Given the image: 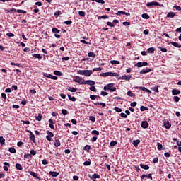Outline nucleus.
I'll return each mask as SVG.
<instances>
[{
  "label": "nucleus",
  "mask_w": 181,
  "mask_h": 181,
  "mask_svg": "<svg viewBox=\"0 0 181 181\" xmlns=\"http://www.w3.org/2000/svg\"><path fill=\"white\" fill-rule=\"evenodd\" d=\"M77 74L81 76H85L86 77H90L93 74L92 70H79L77 71Z\"/></svg>",
  "instance_id": "nucleus-1"
},
{
  "label": "nucleus",
  "mask_w": 181,
  "mask_h": 181,
  "mask_svg": "<svg viewBox=\"0 0 181 181\" xmlns=\"http://www.w3.org/2000/svg\"><path fill=\"white\" fill-rule=\"evenodd\" d=\"M114 86H115L114 83H108L104 86L103 90H105V91L109 90L111 93H114V91H117V88L114 87Z\"/></svg>",
  "instance_id": "nucleus-2"
},
{
  "label": "nucleus",
  "mask_w": 181,
  "mask_h": 181,
  "mask_svg": "<svg viewBox=\"0 0 181 181\" xmlns=\"http://www.w3.org/2000/svg\"><path fill=\"white\" fill-rule=\"evenodd\" d=\"M101 77H118L119 74L117 72H105L100 74Z\"/></svg>",
  "instance_id": "nucleus-3"
},
{
  "label": "nucleus",
  "mask_w": 181,
  "mask_h": 181,
  "mask_svg": "<svg viewBox=\"0 0 181 181\" xmlns=\"http://www.w3.org/2000/svg\"><path fill=\"white\" fill-rule=\"evenodd\" d=\"M73 80L75 83H78V84L83 85L84 83V79L80 78V76H74Z\"/></svg>",
  "instance_id": "nucleus-4"
},
{
  "label": "nucleus",
  "mask_w": 181,
  "mask_h": 181,
  "mask_svg": "<svg viewBox=\"0 0 181 181\" xmlns=\"http://www.w3.org/2000/svg\"><path fill=\"white\" fill-rule=\"evenodd\" d=\"M147 8H151V6H160V4L158 1H151L146 4Z\"/></svg>",
  "instance_id": "nucleus-5"
},
{
  "label": "nucleus",
  "mask_w": 181,
  "mask_h": 181,
  "mask_svg": "<svg viewBox=\"0 0 181 181\" xmlns=\"http://www.w3.org/2000/svg\"><path fill=\"white\" fill-rule=\"evenodd\" d=\"M132 78V75H124L118 78L119 80H127L129 81Z\"/></svg>",
  "instance_id": "nucleus-6"
},
{
  "label": "nucleus",
  "mask_w": 181,
  "mask_h": 181,
  "mask_svg": "<svg viewBox=\"0 0 181 181\" xmlns=\"http://www.w3.org/2000/svg\"><path fill=\"white\" fill-rule=\"evenodd\" d=\"M28 132L30 134V139L33 142V144H36V139H35V134L32 132V131L28 130Z\"/></svg>",
  "instance_id": "nucleus-7"
},
{
  "label": "nucleus",
  "mask_w": 181,
  "mask_h": 181,
  "mask_svg": "<svg viewBox=\"0 0 181 181\" xmlns=\"http://www.w3.org/2000/svg\"><path fill=\"white\" fill-rule=\"evenodd\" d=\"M88 84V86H95V81L91 80H84L83 85Z\"/></svg>",
  "instance_id": "nucleus-8"
},
{
  "label": "nucleus",
  "mask_w": 181,
  "mask_h": 181,
  "mask_svg": "<svg viewBox=\"0 0 181 181\" xmlns=\"http://www.w3.org/2000/svg\"><path fill=\"white\" fill-rule=\"evenodd\" d=\"M88 177H90V179H93V181H97L94 179H100V175L95 173L93 175H88Z\"/></svg>",
  "instance_id": "nucleus-9"
},
{
  "label": "nucleus",
  "mask_w": 181,
  "mask_h": 181,
  "mask_svg": "<svg viewBox=\"0 0 181 181\" xmlns=\"http://www.w3.org/2000/svg\"><path fill=\"white\" fill-rule=\"evenodd\" d=\"M10 12H18V13H23V14L26 13V11L21 10V9L16 10V8L10 9Z\"/></svg>",
  "instance_id": "nucleus-10"
},
{
  "label": "nucleus",
  "mask_w": 181,
  "mask_h": 181,
  "mask_svg": "<svg viewBox=\"0 0 181 181\" xmlns=\"http://www.w3.org/2000/svg\"><path fill=\"white\" fill-rule=\"evenodd\" d=\"M4 166L3 167L4 170H5V172H8V170H9L8 168H11V164H9V163L8 162H4Z\"/></svg>",
  "instance_id": "nucleus-11"
},
{
  "label": "nucleus",
  "mask_w": 181,
  "mask_h": 181,
  "mask_svg": "<svg viewBox=\"0 0 181 181\" xmlns=\"http://www.w3.org/2000/svg\"><path fill=\"white\" fill-rule=\"evenodd\" d=\"M29 174L33 176V177H35V179L40 180V177L37 176V174L33 171H28Z\"/></svg>",
  "instance_id": "nucleus-12"
},
{
  "label": "nucleus",
  "mask_w": 181,
  "mask_h": 181,
  "mask_svg": "<svg viewBox=\"0 0 181 181\" xmlns=\"http://www.w3.org/2000/svg\"><path fill=\"white\" fill-rule=\"evenodd\" d=\"M164 127L165 128H166V129H170V127H172V124H170V122H169V121H164Z\"/></svg>",
  "instance_id": "nucleus-13"
},
{
  "label": "nucleus",
  "mask_w": 181,
  "mask_h": 181,
  "mask_svg": "<svg viewBox=\"0 0 181 181\" xmlns=\"http://www.w3.org/2000/svg\"><path fill=\"white\" fill-rule=\"evenodd\" d=\"M49 175L52 176V177H57L59 175H60L59 173H57L56 171H49Z\"/></svg>",
  "instance_id": "nucleus-14"
},
{
  "label": "nucleus",
  "mask_w": 181,
  "mask_h": 181,
  "mask_svg": "<svg viewBox=\"0 0 181 181\" xmlns=\"http://www.w3.org/2000/svg\"><path fill=\"white\" fill-rule=\"evenodd\" d=\"M141 127L144 128V129H146V128L149 127V124L147 121H143L141 122Z\"/></svg>",
  "instance_id": "nucleus-15"
},
{
  "label": "nucleus",
  "mask_w": 181,
  "mask_h": 181,
  "mask_svg": "<svg viewBox=\"0 0 181 181\" xmlns=\"http://www.w3.org/2000/svg\"><path fill=\"white\" fill-rule=\"evenodd\" d=\"M180 94V90L179 89H173L172 90V95H177Z\"/></svg>",
  "instance_id": "nucleus-16"
},
{
  "label": "nucleus",
  "mask_w": 181,
  "mask_h": 181,
  "mask_svg": "<svg viewBox=\"0 0 181 181\" xmlns=\"http://www.w3.org/2000/svg\"><path fill=\"white\" fill-rule=\"evenodd\" d=\"M171 45L174 46V47H177L178 49H180L181 45L176 42H170Z\"/></svg>",
  "instance_id": "nucleus-17"
},
{
  "label": "nucleus",
  "mask_w": 181,
  "mask_h": 181,
  "mask_svg": "<svg viewBox=\"0 0 181 181\" xmlns=\"http://www.w3.org/2000/svg\"><path fill=\"white\" fill-rule=\"evenodd\" d=\"M140 168L144 169V170H149V165H148L140 164Z\"/></svg>",
  "instance_id": "nucleus-18"
},
{
  "label": "nucleus",
  "mask_w": 181,
  "mask_h": 181,
  "mask_svg": "<svg viewBox=\"0 0 181 181\" xmlns=\"http://www.w3.org/2000/svg\"><path fill=\"white\" fill-rule=\"evenodd\" d=\"M157 149L158 150V151H163V150H165V148H163V146H162V144H160V143H157Z\"/></svg>",
  "instance_id": "nucleus-19"
},
{
  "label": "nucleus",
  "mask_w": 181,
  "mask_h": 181,
  "mask_svg": "<svg viewBox=\"0 0 181 181\" xmlns=\"http://www.w3.org/2000/svg\"><path fill=\"white\" fill-rule=\"evenodd\" d=\"M176 16V13L170 11L167 14V18H175Z\"/></svg>",
  "instance_id": "nucleus-20"
},
{
  "label": "nucleus",
  "mask_w": 181,
  "mask_h": 181,
  "mask_svg": "<svg viewBox=\"0 0 181 181\" xmlns=\"http://www.w3.org/2000/svg\"><path fill=\"white\" fill-rule=\"evenodd\" d=\"M16 169H17V170H23V167H22V165H21L20 163H16Z\"/></svg>",
  "instance_id": "nucleus-21"
},
{
  "label": "nucleus",
  "mask_w": 181,
  "mask_h": 181,
  "mask_svg": "<svg viewBox=\"0 0 181 181\" xmlns=\"http://www.w3.org/2000/svg\"><path fill=\"white\" fill-rule=\"evenodd\" d=\"M139 144H141V140H139V139H137V140H134V141H133V145H134V146H138V145H139Z\"/></svg>",
  "instance_id": "nucleus-22"
},
{
  "label": "nucleus",
  "mask_w": 181,
  "mask_h": 181,
  "mask_svg": "<svg viewBox=\"0 0 181 181\" xmlns=\"http://www.w3.org/2000/svg\"><path fill=\"white\" fill-rule=\"evenodd\" d=\"M77 90H78L77 88H71V87L68 88V91H71V93H76Z\"/></svg>",
  "instance_id": "nucleus-23"
},
{
  "label": "nucleus",
  "mask_w": 181,
  "mask_h": 181,
  "mask_svg": "<svg viewBox=\"0 0 181 181\" xmlns=\"http://www.w3.org/2000/svg\"><path fill=\"white\" fill-rule=\"evenodd\" d=\"M0 144L1 146H4L5 145V138L4 136H0Z\"/></svg>",
  "instance_id": "nucleus-24"
},
{
  "label": "nucleus",
  "mask_w": 181,
  "mask_h": 181,
  "mask_svg": "<svg viewBox=\"0 0 181 181\" xmlns=\"http://www.w3.org/2000/svg\"><path fill=\"white\" fill-rule=\"evenodd\" d=\"M90 149H91V146L90 145H86L83 148V151L86 152H90Z\"/></svg>",
  "instance_id": "nucleus-25"
},
{
  "label": "nucleus",
  "mask_w": 181,
  "mask_h": 181,
  "mask_svg": "<svg viewBox=\"0 0 181 181\" xmlns=\"http://www.w3.org/2000/svg\"><path fill=\"white\" fill-rule=\"evenodd\" d=\"M11 66H16L17 67H23V66L21 64H18L15 62H11Z\"/></svg>",
  "instance_id": "nucleus-26"
},
{
  "label": "nucleus",
  "mask_w": 181,
  "mask_h": 181,
  "mask_svg": "<svg viewBox=\"0 0 181 181\" xmlns=\"http://www.w3.org/2000/svg\"><path fill=\"white\" fill-rule=\"evenodd\" d=\"M42 76H44V77H47V78H52L53 75L47 73H42Z\"/></svg>",
  "instance_id": "nucleus-27"
},
{
  "label": "nucleus",
  "mask_w": 181,
  "mask_h": 181,
  "mask_svg": "<svg viewBox=\"0 0 181 181\" xmlns=\"http://www.w3.org/2000/svg\"><path fill=\"white\" fill-rule=\"evenodd\" d=\"M60 145H62V144L60 143V140L56 139L54 143V146H56L57 148H59Z\"/></svg>",
  "instance_id": "nucleus-28"
},
{
  "label": "nucleus",
  "mask_w": 181,
  "mask_h": 181,
  "mask_svg": "<svg viewBox=\"0 0 181 181\" xmlns=\"http://www.w3.org/2000/svg\"><path fill=\"white\" fill-rule=\"evenodd\" d=\"M139 90H142V91H146V93H151V91L149 89H147L145 87H140Z\"/></svg>",
  "instance_id": "nucleus-29"
},
{
  "label": "nucleus",
  "mask_w": 181,
  "mask_h": 181,
  "mask_svg": "<svg viewBox=\"0 0 181 181\" xmlns=\"http://www.w3.org/2000/svg\"><path fill=\"white\" fill-rule=\"evenodd\" d=\"M91 165V160L88 159L87 161L83 163L84 166H90Z\"/></svg>",
  "instance_id": "nucleus-30"
},
{
  "label": "nucleus",
  "mask_w": 181,
  "mask_h": 181,
  "mask_svg": "<svg viewBox=\"0 0 181 181\" xmlns=\"http://www.w3.org/2000/svg\"><path fill=\"white\" fill-rule=\"evenodd\" d=\"M33 57H35V59H42V55H40V54H33Z\"/></svg>",
  "instance_id": "nucleus-31"
},
{
  "label": "nucleus",
  "mask_w": 181,
  "mask_h": 181,
  "mask_svg": "<svg viewBox=\"0 0 181 181\" xmlns=\"http://www.w3.org/2000/svg\"><path fill=\"white\" fill-rule=\"evenodd\" d=\"M89 90H90V91H93V93H97V88H95L94 85H92V86L89 88Z\"/></svg>",
  "instance_id": "nucleus-32"
},
{
  "label": "nucleus",
  "mask_w": 181,
  "mask_h": 181,
  "mask_svg": "<svg viewBox=\"0 0 181 181\" xmlns=\"http://www.w3.org/2000/svg\"><path fill=\"white\" fill-rule=\"evenodd\" d=\"M94 105H102V107H105L106 104L104 103H100V102H97V103H93Z\"/></svg>",
  "instance_id": "nucleus-33"
},
{
  "label": "nucleus",
  "mask_w": 181,
  "mask_h": 181,
  "mask_svg": "<svg viewBox=\"0 0 181 181\" xmlns=\"http://www.w3.org/2000/svg\"><path fill=\"white\" fill-rule=\"evenodd\" d=\"M156 49L155 47H152L147 49L148 53H153L155 52Z\"/></svg>",
  "instance_id": "nucleus-34"
},
{
  "label": "nucleus",
  "mask_w": 181,
  "mask_h": 181,
  "mask_svg": "<svg viewBox=\"0 0 181 181\" xmlns=\"http://www.w3.org/2000/svg\"><path fill=\"white\" fill-rule=\"evenodd\" d=\"M52 33H60V30H59V29L56 28H53L52 29Z\"/></svg>",
  "instance_id": "nucleus-35"
},
{
  "label": "nucleus",
  "mask_w": 181,
  "mask_h": 181,
  "mask_svg": "<svg viewBox=\"0 0 181 181\" xmlns=\"http://www.w3.org/2000/svg\"><path fill=\"white\" fill-rule=\"evenodd\" d=\"M88 57L95 58L96 55H95V54H94V52H90L88 53Z\"/></svg>",
  "instance_id": "nucleus-36"
},
{
  "label": "nucleus",
  "mask_w": 181,
  "mask_h": 181,
  "mask_svg": "<svg viewBox=\"0 0 181 181\" xmlns=\"http://www.w3.org/2000/svg\"><path fill=\"white\" fill-rule=\"evenodd\" d=\"M42 113H40L37 117H35L36 121H42Z\"/></svg>",
  "instance_id": "nucleus-37"
},
{
  "label": "nucleus",
  "mask_w": 181,
  "mask_h": 181,
  "mask_svg": "<svg viewBox=\"0 0 181 181\" xmlns=\"http://www.w3.org/2000/svg\"><path fill=\"white\" fill-rule=\"evenodd\" d=\"M151 90L154 91L155 93H159V88L158 86H154L153 88H151Z\"/></svg>",
  "instance_id": "nucleus-38"
},
{
  "label": "nucleus",
  "mask_w": 181,
  "mask_h": 181,
  "mask_svg": "<svg viewBox=\"0 0 181 181\" xmlns=\"http://www.w3.org/2000/svg\"><path fill=\"white\" fill-rule=\"evenodd\" d=\"M141 18H143V19H149V15H148V13H144L141 15Z\"/></svg>",
  "instance_id": "nucleus-39"
},
{
  "label": "nucleus",
  "mask_w": 181,
  "mask_h": 181,
  "mask_svg": "<svg viewBox=\"0 0 181 181\" xmlns=\"http://www.w3.org/2000/svg\"><path fill=\"white\" fill-rule=\"evenodd\" d=\"M54 74H55V76H63V74L60 71H54Z\"/></svg>",
  "instance_id": "nucleus-40"
},
{
  "label": "nucleus",
  "mask_w": 181,
  "mask_h": 181,
  "mask_svg": "<svg viewBox=\"0 0 181 181\" xmlns=\"http://www.w3.org/2000/svg\"><path fill=\"white\" fill-rule=\"evenodd\" d=\"M98 19L100 20V19H108V16L107 15H105V16H99L98 17Z\"/></svg>",
  "instance_id": "nucleus-41"
},
{
  "label": "nucleus",
  "mask_w": 181,
  "mask_h": 181,
  "mask_svg": "<svg viewBox=\"0 0 181 181\" xmlns=\"http://www.w3.org/2000/svg\"><path fill=\"white\" fill-rule=\"evenodd\" d=\"M127 95L129 97H135V93H132V91L129 90L127 92Z\"/></svg>",
  "instance_id": "nucleus-42"
},
{
  "label": "nucleus",
  "mask_w": 181,
  "mask_h": 181,
  "mask_svg": "<svg viewBox=\"0 0 181 181\" xmlns=\"http://www.w3.org/2000/svg\"><path fill=\"white\" fill-rule=\"evenodd\" d=\"M8 151L11 153H16V149H15L14 148H9Z\"/></svg>",
  "instance_id": "nucleus-43"
},
{
  "label": "nucleus",
  "mask_w": 181,
  "mask_h": 181,
  "mask_svg": "<svg viewBox=\"0 0 181 181\" xmlns=\"http://www.w3.org/2000/svg\"><path fill=\"white\" fill-rule=\"evenodd\" d=\"M136 67H144L142 62H139L135 64Z\"/></svg>",
  "instance_id": "nucleus-44"
},
{
  "label": "nucleus",
  "mask_w": 181,
  "mask_h": 181,
  "mask_svg": "<svg viewBox=\"0 0 181 181\" xmlns=\"http://www.w3.org/2000/svg\"><path fill=\"white\" fill-rule=\"evenodd\" d=\"M110 63H111V64H119V61L111 60L110 61Z\"/></svg>",
  "instance_id": "nucleus-45"
},
{
  "label": "nucleus",
  "mask_w": 181,
  "mask_h": 181,
  "mask_svg": "<svg viewBox=\"0 0 181 181\" xmlns=\"http://www.w3.org/2000/svg\"><path fill=\"white\" fill-rule=\"evenodd\" d=\"M47 134H48V136H50L51 138H53L54 136V134L49 130L47 131Z\"/></svg>",
  "instance_id": "nucleus-46"
},
{
  "label": "nucleus",
  "mask_w": 181,
  "mask_h": 181,
  "mask_svg": "<svg viewBox=\"0 0 181 181\" xmlns=\"http://www.w3.org/2000/svg\"><path fill=\"white\" fill-rule=\"evenodd\" d=\"M148 110H149V108H148L145 106H141V107H140V111H148Z\"/></svg>",
  "instance_id": "nucleus-47"
},
{
  "label": "nucleus",
  "mask_w": 181,
  "mask_h": 181,
  "mask_svg": "<svg viewBox=\"0 0 181 181\" xmlns=\"http://www.w3.org/2000/svg\"><path fill=\"white\" fill-rule=\"evenodd\" d=\"M62 114H63V115H67V114H69V111H67L66 109H62Z\"/></svg>",
  "instance_id": "nucleus-48"
},
{
  "label": "nucleus",
  "mask_w": 181,
  "mask_h": 181,
  "mask_svg": "<svg viewBox=\"0 0 181 181\" xmlns=\"http://www.w3.org/2000/svg\"><path fill=\"white\" fill-rule=\"evenodd\" d=\"M78 15L81 16L82 18H84L86 16V12L84 11H78Z\"/></svg>",
  "instance_id": "nucleus-49"
},
{
  "label": "nucleus",
  "mask_w": 181,
  "mask_h": 181,
  "mask_svg": "<svg viewBox=\"0 0 181 181\" xmlns=\"http://www.w3.org/2000/svg\"><path fill=\"white\" fill-rule=\"evenodd\" d=\"M91 134H92V135H94V134H95V135H100V132H98V131H97V130H93L92 132H91Z\"/></svg>",
  "instance_id": "nucleus-50"
},
{
  "label": "nucleus",
  "mask_w": 181,
  "mask_h": 181,
  "mask_svg": "<svg viewBox=\"0 0 181 181\" xmlns=\"http://www.w3.org/2000/svg\"><path fill=\"white\" fill-rule=\"evenodd\" d=\"M89 121H91L92 122H95V117L90 116L89 117Z\"/></svg>",
  "instance_id": "nucleus-51"
},
{
  "label": "nucleus",
  "mask_w": 181,
  "mask_h": 181,
  "mask_svg": "<svg viewBox=\"0 0 181 181\" xmlns=\"http://www.w3.org/2000/svg\"><path fill=\"white\" fill-rule=\"evenodd\" d=\"M81 43H83L84 45H91V42H88L86 41L85 40H80Z\"/></svg>",
  "instance_id": "nucleus-52"
},
{
  "label": "nucleus",
  "mask_w": 181,
  "mask_h": 181,
  "mask_svg": "<svg viewBox=\"0 0 181 181\" xmlns=\"http://www.w3.org/2000/svg\"><path fill=\"white\" fill-rule=\"evenodd\" d=\"M173 100L175 103H179L180 98H179V96H174Z\"/></svg>",
  "instance_id": "nucleus-53"
},
{
  "label": "nucleus",
  "mask_w": 181,
  "mask_h": 181,
  "mask_svg": "<svg viewBox=\"0 0 181 181\" xmlns=\"http://www.w3.org/2000/svg\"><path fill=\"white\" fill-rule=\"evenodd\" d=\"M24 158L25 159H30V158H32V155L29 154V153H27V154H25L24 155Z\"/></svg>",
  "instance_id": "nucleus-54"
},
{
  "label": "nucleus",
  "mask_w": 181,
  "mask_h": 181,
  "mask_svg": "<svg viewBox=\"0 0 181 181\" xmlns=\"http://www.w3.org/2000/svg\"><path fill=\"white\" fill-rule=\"evenodd\" d=\"M114 110L116 111V112H122V109L119 107H115Z\"/></svg>",
  "instance_id": "nucleus-55"
},
{
  "label": "nucleus",
  "mask_w": 181,
  "mask_h": 181,
  "mask_svg": "<svg viewBox=\"0 0 181 181\" xmlns=\"http://www.w3.org/2000/svg\"><path fill=\"white\" fill-rule=\"evenodd\" d=\"M6 36H8V37H13V36H15V34L12 33H7Z\"/></svg>",
  "instance_id": "nucleus-56"
},
{
  "label": "nucleus",
  "mask_w": 181,
  "mask_h": 181,
  "mask_svg": "<svg viewBox=\"0 0 181 181\" xmlns=\"http://www.w3.org/2000/svg\"><path fill=\"white\" fill-rule=\"evenodd\" d=\"M101 70H103V68L101 67H98V68H94L93 69V71H101Z\"/></svg>",
  "instance_id": "nucleus-57"
},
{
  "label": "nucleus",
  "mask_w": 181,
  "mask_h": 181,
  "mask_svg": "<svg viewBox=\"0 0 181 181\" xmlns=\"http://www.w3.org/2000/svg\"><path fill=\"white\" fill-rule=\"evenodd\" d=\"M107 26H110V28H114V26H115V25H114V23H112V22H110V21H108L107 23Z\"/></svg>",
  "instance_id": "nucleus-58"
},
{
  "label": "nucleus",
  "mask_w": 181,
  "mask_h": 181,
  "mask_svg": "<svg viewBox=\"0 0 181 181\" xmlns=\"http://www.w3.org/2000/svg\"><path fill=\"white\" fill-rule=\"evenodd\" d=\"M97 97H98V95H90V100H95V98H97Z\"/></svg>",
  "instance_id": "nucleus-59"
},
{
  "label": "nucleus",
  "mask_w": 181,
  "mask_h": 181,
  "mask_svg": "<svg viewBox=\"0 0 181 181\" xmlns=\"http://www.w3.org/2000/svg\"><path fill=\"white\" fill-rule=\"evenodd\" d=\"M158 162H159V158L158 157L153 159V163H158Z\"/></svg>",
  "instance_id": "nucleus-60"
},
{
  "label": "nucleus",
  "mask_w": 181,
  "mask_h": 181,
  "mask_svg": "<svg viewBox=\"0 0 181 181\" xmlns=\"http://www.w3.org/2000/svg\"><path fill=\"white\" fill-rule=\"evenodd\" d=\"M110 146H115L117 145V141H112L110 143Z\"/></svg>",
  "instance_id": "nucleus-61"
},
{
  "label": "nucleus",
  "mask_w": 181,
  "mask_h": 181,
  "mask_svg": "<svg viewBox=\"0 0 181 181\" xmlns=\"http://www.w3.org/2000/svg\"><path fill=\"white\" fill-rule=\"evenodd\" d=\"M174 9H176V11H181V7L180 6H174Z\"/></svg>",
  "instance_id": "nucleus-62"
},
{
  "label": "nucleus",
  "mask_w": 181,
  "mask_h": 181,
  "mask_svg": "<svg viewBox=\"0 0 181 181\" xmlns=\"http://www.w3.org/2000/svg\"><path fill=\"white\" fill-rule=\"evenodd\" d=\"M120 117H122V118H128V116L127 115V114L123 112L120 114Z\"/></svg>",
  "instance_id": "nucleus-63"
},
{
  "label": "nucleus",
  "mask_w": 181,
  "mask_h": 181,
  "mask_svg": "<svg viewBox=\"0 0 181 181\" xmlns=\"http://www.w3.org/2000/svg\"><path fill=\"white\" fill-rule=\"evenodd\" d=\"M64 23H65V25H71L73 23V21H64Z\"/></svg>",
  "instance_id": "nucleus-64"
}]
</instances>
